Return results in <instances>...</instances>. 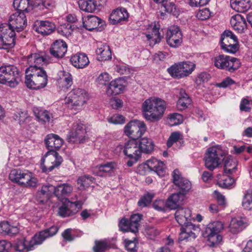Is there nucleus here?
Masks as SVG:
<instances>
[{"mask_svg": "<svg viewBox=\"0 0 252 252\" xmlns=\"http://www.w3.org/2000/svg\"><path fill=\"white\" fill-rule=\"evenodd\" d=\"M125 246L126 249L128 252H136L137 251L138 247L137 246V242H136L135 238H134L133 240L125 239Z\"/></svg>", "mask_w": 252, "mask_h": 252, "instance_id": "nucleus-56", "label": "nucleus"}, {"mask_svg": "<svg viewBox=\"0 0 252 252\" xmlns=\"http://www.w3.org/2000/svg\"><path fill=\"white\" fill-rule=\"evenodd\" d=\"M94 181L95 179L93 177L89 175H85L78 179L77 183L83 188H86L90 186L92 183H94Z\"/></svg>", "mask_w": 252, "mask_h": 252, "instance_id": "nucleus-49", "label": "nucleus"}, {"mask_svg": "<svg viewBox=\"0 0 252 252\" xmlns=\"http://www.w3.org/2000/svg\"><path fill=\"white\" fill-rule=\"evenodd\" d=\"M52 187L49 185H44L40 190L37 191L35 198L39 203H44L48 201L51 192L49 188Z\"/></svg>", "mask_w": 252, "mask_h": 252, "instance_id": "nucleus-39", "label": "nucleus"}, {"mask_svg": "<svg viewBox=\"0 0 252 252\" xmlns=\"http://www.w3.org/2000/svg\"><path fill=\"white\" fill-rule=\"evenodd\" d=\"M59 88L64 92H66L73 84L72 75L66 71L60 72V78L58 80Z\"/></svg>", "mask_w": 252, "mask_h": 252, "instance_id": "nucleus-29", "label": "nucleus"}, {"mask_svg": "<svg viewBox=\"0 0 252 252\" xmlns=\"http://www.w3.org/2000/svg\"><path fill=\"white\" fill-rule=\"evenodd\" d=\"M182 33L178 26L170 27L166 32V40L168 45L173 48L178 47L182 42Z\"/></svg>", "mask_w": 252, "mask_h": 252, "instance_id": "nucleus-17", "label": "nucleus"}, {"mask_svg": "<svg viewBox=\"0 0 252 252\" xmlns=\"http://www.w3.org/2000/svg\"><path fill=\"white\" fill-rule=\"evenodd\" d=\"M73 190L71 185L67 183L60 184L54 187V194L61 201H66Z\"/></svg>", "mask_w": 252, "mask_h": 252, "instance_id": "nucleus-23", "label": "nucleus"}, {"mask_svg": "<svg viewBox=\"0 0 252 252\" xmlns=\"http://www.w3.org/2000/svg\"><path fill=\"white\" fill-rule=\"evenodd\" d=\"M242 206L245 209L247 210H251L252 209V197L249 191H247L245 194L242 201Z\"/></svg>", "mask_w": 252, "mask_h": 252, "instance_id": "nucleus-57", "label": "nucleus"}, {"mask_svg": "<svg viewBox=\"0 0 252 252\" xmlns=\"http://www.w3.org/2000/svg\"><path fill=\"white\" fill-rule=\"evenodd\" d=\"M184 197V193L181 192L172 194L167 198L165 202L166 207L170 209H177Z\"/></svg>", "mask_w": 252, "mask_h": 252, "instance_id": "nucleus-32", "label": "nucleus"}, {"mask_svg": "<svg viewBox=\"0 0 252 252\" xmlns=\"http://www.w3.org/2000/svg\"><path fill=\"white\" fill-rule=\"evenodd\" d=\"M67 137L69 142L79 144L84 143L87 139L85 126L79 122L74 123Z\"/></svg>", "mask_w": 252, "mask_h": 252, "instance_id": "nucleus-14", "label": "nucleus"}, {"mask_svg": "<svg viewBox=\"0 0 252 252\" xmlns=\"http://www.w3.org/2000/svg\"><path fill=\"white\" fill-rule=\"evenodd\" d=\"M8 26L19 32L23 31L27 25V19L23 12H15L12 14L9 19Z\"/></svg>", "mask_w": 252, "mask_h": 252, "instance_id": "nucleus-19", "label": "nucleus"}, {"mask_svg": "<svg viewBox=\"0 0 252 252\" xmlns=\"http://www.w3.org/2000/svg\"><path fill=\"white\" fill-rule=\"evenodd\" d=\"M232 9L239 12L247 11L251 7L250 0H230Z\"/></svg>", "mask_w": 252, "mask_h": 252, "instance_id": "nucleus-34", "label": "nucleus"}, {"mask_svg": "<svg viewBox=\"0 0 252 252\" xmlns=\"http://www.w3.org/2000/svg\"><path fill=\"white\" fill-rule=\"evenodd\" d=\"M65 99V103L71 109H77L86 102L87 94L84 89L76 88L73 89Z\"/></svg>", "mask_w": 252, "mask_h": 252, "instance_id": "nucleus-12", "label": "nucleus"}, {"mask_svg": "<svg viewBox=\"0 0 252 252\" xmlns=\"http://www.w3.org/2000/svg\"><path fill=\"white\" fill-rule=\"evenodd\" d=\"M230 24L234 30L239 33L244 32L247 28L246 19L239 14L232 17L230 20Z\"/></svg>", "mask_w": 252, "mask_h": 252, "instance_id": "nucleus-31", "label": "nucleus"}, {"mask_svg": "<svg viewBox=\"0 0 252 252\" xmlns=\"http://www.w3.org/2000/svg\"><path fill=\"white\" fill-rule=\"evenodd\" d=\"M58 33L66 37H69L72 34L73 30L71 25L69 23L61 25L58 28Z\"/></svg>", "mask_w": 252, "mask_h": 252, "instance_id": "nucleus-50", "label": "nucleus"}, {"mask_svg": "<svg viewBox=\"0 0 252 252\" xmlns=\"http://www.w3.org/2000/svg\"><path fill=\"white\" fill-rule=\"evenodd\" d=\"M141 153H150L154 149L155 145L153 140L147 137L138 140Z\"/></svg>", "mask_w": 252, "mask_h": 252, "instance_id": "nucleus-37", "label": "nucleus"}, {"mask_svg": "<svg viewBox=\"0 0 252 252\" xmlns=\"http://www.w3.org/2000/svg\"><path fill=\"white\" fill-rule=\"evenodd\" d=\"M82 19L83 27L89 31H93L98 27L101 28L104 24V21L94 15H89Z\"/></svg>", "mask_w": 252, "mask_h": 252, "instance_id": "nucleus-25", "label": "nucleus"}, {"mask_svg": "<svg viewBox=\"0 0 252 252\" xmlns=\"http://www.w3.org/2000/svg\"><path fill=\"white\" fill-rule=\"evenodd\" d=\"M181 226V232L178 237L180 242L191 241L196 238V232L199 231V229L198 226L192 224L190 221Z\"/></svg>", "mask_w": 252, "mask_h": 252, "instance_id": "nucleus-16", "label": "nucleus"}, {"mask_svg": "<svg viewBox=\"0 0 252 252\" xmlns=\"http://www.w3.org/2000/svg\"><path fill=\"white\" fill-rule=\"evenodd\" d=\"M67 50V45L63 40H55L51 45L50 53L54 57L59 59L63 58Z\"/></svg>", "mask_w": 252, "mask_h": 252, "instance_id": "nucleus-22", "label": "nucleus"}, {"mask_svg": "<svg viewBox=\"0 0 252 252\" xmlns=\"http://www.w3.org/2000/svg\"><path fill=\"white\" fill-rule=\"evenodd\" d=\"M25 84L28 88L39 90L46 87L48 83L46 72L41 67L30 66L25 71Z\"/></svg>", "mask_w": 252, "mask_h": 252, "instance_id": "nucleus-4", "label": "nucleus"}, {"mask_svg": "<svg viewBox=\"0 0 252 252\" xmlns=\"http://www.w3.org/2000/svg\"><path fill=\"white\" fill-rule=\"evenodd\" d=\"M195 65L190 62H183L175 63L167 69L169 74L173 78L180 79L187 77L194 70Z\"/></svg>", "mask_w": 252, "mask_h": 252, "instance_id": "nucleus-9", "label": "nucleus"}, {"mask_svg": "<svg viewBox=\"0 0 252 252\" xmlns=\"http://www.w3.org/2000/svg\"><path fill=\"white\" fill-rule=\"evenodd\" d=\"M172 178L174 184L179 188L181 190L180 192L184 193V195L191 189V183L181 176L178 169H176L173 171Z\"/></svg>", "mask_w": 252, "mask_h": 252, "instance_id": "nucleus-20", "label": "nucleus"}, {"mask_svg": "<svg viewBox=\"0 0 252 252\" xmlns=\"http://www.w3.org/2000/svg\"><path fill=\"white\" fill-rule=\"evenodd\" d=\"M31 0H14L13 5L17 12L28 13L32 10Z\"/></svg>", "mask_w": 252, "mask_h": 252, "instance_id": "nucleus-36", "label": "nucleus"}, {"mask_svg": "<svg viewBox=\"0 0 252 252\" xmlns=\"http://www.w3.org/2000/svg\"><path fill=\"white\" fill-rule=\"evenodd\" d=\"M142 217V215L136 214L131 215L128 220L125 218H123L119 222L120 229L124 232L130 231L134 233L138 232Z\"/></svg>", "mask_w": 252, "mask_h": 252, "instance_id": "nucleus-15", "label": "nucleus"}, {"mask_svg": "<svg viewBox=\"0 0 252 252\" xmlns=\"http://www.w3.org/2000/svg\"><path fill=\"white\" fill-rule=\"evenodd\" d=\"M162 3L167 12L172 14L173 15H176L178 14L176 7L173 1H170L166 0L162 2Z\"/></svg>", "mask_w": 252, "mask_h": 252, "instance_id": "nucleus-53", "label": "nucleus"}, {"mask_svg": "<svg viewBox=\"0 0 252 252\" xmlns=\"http://www.w3.org/2000/svg\"><path fill=\"white\" fill-rule=\"evenodd\" d=\"M34 112L38 121L44 123L49 122L52 117V114L46 110H38L37 112L35 111Z\"/></svg>", "mask_w": 252, "mask_h": 252, "instance_id": "nucleus-47", "label": "nucleus"}, {"mask_svg": "<svg viewBox=\"0 0 252 252\" xmlns=\"http://www.w3.org/2000/svg\"><path fill=\"white\" fill-rule=\"evenodd\" d=\"M18 232L17 227L10 225L7 221L0 223V233L1 234L12 236L17 234Z\"/></svg>", "mask_w": 252, "mask_h": 252, "instance_id": "nucleus-43", "label": "nucleus"}, {"mask_svg": "<svg viewBox=\"0 0 252 252\" xmlns=\"http://www.w3.org/2000/svg\"><path fill=\"white\" fill-rule=\"evenodd\" d=\"M15 32L8 24L0 26V49L8 50L15 45Z\"/></svg>", "mask_w": 252, "mask_h": 252, "instance_id": "nucleus-10", "label": "nucleus"}, {"mask_svg": "<svg viewBox=\"0 0 252 252\" xmlns=\"http://www.w3.org/2000/svg\"><path fill=\"white\" fill-rule=\"evenodd\" d=\"M221 49L224 52L235 54L239 49L238 41L236 35L230 31H225L220 38Z\"/></svg>", "mask_w": 252, "mask_h": 252, "instance_id": "nucleus-11", "label": "nucleus"}, {"mask_svg": "<svg viewBox=\"0 0 252 252\" xmlns=\"http://www.w3.org/2000/svg\"><path fill=\"white\" fill-rule=\"evenodd\" d=\"M246 227V224L241 218H233L230 222L229 229L231 233L236 234L241 231Z\"/></svg>", "mask_w": 252, "mask_h": 252, "instance_id": "nucleus-38", "label": "nucleus"}, {"mask_svg": "<svg viewBox=\"0 0 252 252\" xmlns=\"http://www.w3.org/2000/svg\"><path fill=\"white\" fill-rule=\"evenodd\" d=\"M217 184L223 189H230L233 187L234 179L225 174L217 175Z\"/></svg>", "mask_w": 252, "mask_h": 252, "instance_id": "nucleus-35", "label": "nucleus"}, {"mask_svg": "<svg viewBox=\"0 0 252 252\" xmlns=\"http://www.w3.org/2000/svg\"><path fill=\"white\" fill-rule=\"evenodd\" d=\"M78 5L80 9L90 13L94 12L97 7L95 0H79Z\"/></svg>", "mask_w": 252, "mask_h": 252, "instance_id": "nucleus-40", "label": "nucleus"}, {"mask_svg": "<svg viewBox=\"0 0 252 252\" xmlns=\"http://www.w3.org/2000/svg\"><path fill=\"white\" fill-rule=\"evenodd\" d=\"M110 80V77L109 74L106 72H103L101 73L98 76L96 82L99 87H102L108 84L109 85Z\"/></svg>", "mask_w": 252, "mask_h": 252, "instance_id": "nucleus-54", "label": "nucleus"}, {"mask_svg": "<svg viewBox=\"0 0 252 252\" xmlns=\"http://www.w3.org/2000/svg\"><path fill=\"white\" fill-rule=\"evenodd\" d=\"M128 17V14L125 8H118L114 10L109 16V20L113 25L125 21Z\"/></svg>", "mask_w": 252, "mask_h": 252, "instance_id": "nucleus-28", "label": "nucleus"}, {"mask_svg": "<svg viewBox=\"0 0 252 252\" xmlns=\"http://www.w3.org/2000/svg\"><path fill=\"white\" fill-rule=\"evenodd\" d=\"M229 56L220 55L214 58V65L219 69H226L227 62Z\"/></svg>", "mask_w": 252, "mask_h": 252, "instance_id": "nucleus-46", "label": "nucleus"}, {"mask_svg": "<svg viewBox=\"0 0 252 252\" xmlns=\"http://www.w3.org/2000/svg\"><path fill=\"white\" fill-rule=\"evenodd\" d=\"M137 172L142 175H145L151 171L149 160L146 161V163L139 165L137 167Z\"/></svg>", "mask_w": 252, "mask_h": 252, "instance_id": "nucleus-61", "label": "nucleus"}, {"mask_svg": "<svg viewBox=\"0 0 252 252\" xmlns=\"http://www.w3.org/2000/svg\"><path fill=\"white\" fill-rule=\"evenodd\" d=\"M58 230L57 226H52L36 233L27 244L25 239L18 240L12 245V248L15 252H24L25 250L32 251L34 246L41 244L45 240L55 235Z\"/></svg>", "mask_w": 252, "mask_h": 252, "instance_id": "nucleus-2", "label": "nucleus"}, {"mask_svg": "<svg viewBox=\"0 0 252 252\" xmlns=\"http://www.w3.org/2000/svg\"><path fill=\"white\" fill-rule=\"evenodd\" d=\"M117 166V163L114 161L107 162L97 166L94 173L98 176H110L114 173Z\"/></svg>", "mask_w": 252, "mask_h": 252, "instance_id": "nucleus-24", "label": "nucleus"}, {"mask_svg": "<svg viewBox=\"0 0 252 252\" xmlns=\"http://www.w3.org/2000/svg\"><path fill=\"white\" fill-rule=\"evenodd\" d=\"M154 197V193L148 192L140 199L138 202V205L141 207L147 206L151 203Z\"/></svg>", "mask_w": 252, "mask_h": 252, "instance_id": "nucleus-52", "label": "nucleus"}, {"mask_svg": "<svg viewBox=\"0 0 252 252\" xmlns=\"http://www.w3.org/2000/svg\"><path fill=\"white\" fill-rule=\"evenodd\" d=\"M223 223L220 221L211 222L207 225L204 235L207 238L210 246L215 247L221 241L222 237L219 233L223 229Z\"/></svg>", "mask_w": 252, "mask_h": 252, "instance_id": "nucleus-8", "label": "nucleus"}, {"mask_svg": "<svg viewBox=\"0 0 252 252\" xmlns=\"http://www.w3.org/2000/svg\"><path fill=\"white\" fill-rule=\"evenodd\" d=\"M225 157V153L219 146L210 147L205 153V166L210 171H213L221 164Z\"/></svg>", "mask_w": 252, "mask_h": 252, "instance_id": "nucleus-7", "label": "nucleus"}, {"mask_svg": "<svg viewBox=\"0 0 252 252\" xmlns=\"http://www.w3.org/2000/svg\"><path fill=\"white\" fill-rule=\"evenodd\" d=\"M181 135V133L179 132H172L167 140L166 144L167 147H171L174 143L179 140Z\"/></svg>", "mask_w": 252, "mask_h": 252, "instance_id": "nucleus-60", "label": "nucleus"}, {"mask_svg": "<svg viewBox=\"0 0 252 252\" xmlns=\"http://www.w3.org/2000/svg\"><path fill=\"white\" fill-rule=\"evenodd\" d=\"M12 247L11 242L6 240L0 241V252H9Z\"/></svg>", "mask_w": 252, "mask_h": 252, "instance_id": "nucleus-63", "label": "nucleus"}, {"mask_svg": "<svg viewBox=\"0 0 252 252\" xmlns=\"http://www.w3.org/2000/svg\"><path fill=\"white\" fill-rule=\"evenodd\" d=\"M166 107L165 101L160 98L147 99L142 104L144 117L150 122H157L162 118Z\"/></svg>", "mask_w": 252, "mask_h": 252, "instance_id": "nucleus-3", "label": "nucleus"}, {"mask_svg": "<svg viewBox=\"0 0 252 252\" xmlns=\"http://www.w3.org/2000/svg\"><path fill=\"white\" fill-rule=\"evenodd\" d=\"M146 126L143 122L134 120L129 122L125 127V133L131 139H137L146 131Z\"/></svg>", "mask_w": 252, "mask_h": 252, "instance_id": "nucleus-13", "label": "nucleus"}, {"mask_svg": "<svg viewBox=\"0 0 252 252\" xmlns=\"http://www.w3.org/2000/svg\"><path fill=\"white\" fill-rule=\"evenodd\" d=\"M70 61L73 66L78 69L86 67L90 63L87 55L83 53H78L72 55L70 59Z\"/></svg>", "mask_w": 252, "mask_h": 252, "instance_id": "nucleus-26", "label": "nucleus"}, {"mask_svg": "<svg viewBox=\"0 0 252 252\" xmlns=\"http://www.w3.org/2000/svg\"><path fill=\"white\" fill-rule=\"evenodd\" d=\"M107 244L104 241L95 242L93 250L94 252H103L106 249Z\"/></svg>", "mask_w": 252, "mask_h": 252, "instance_id": "nucleus-64", "label": "nucleus"}, {"mask_svg": "<svg viewBox=\"0 0 252 252\" xmlns=\"http://www.w3.org/2000/svg\"><path fill=\"white\" fill-rule=\"evenodd\" d=\"M191 99L186 94L185 90L181 89L180 92V97L177 102V106L178 109L184 110L188 107L191 103Z\"/></svg>", "mask_w": 252, "mask_h": 252, "instance_id": "nucleus-42", "label": "nucleus"}, {"mask_svg": "<svg viewBox=\"0 0 252 252\" xmlns=\"http://www.w3.org/2000/svg\"><path fill=\"white\" fill-rule=\"evenodd\" d=\"M147 39L150 41H153V44L158 43L161 38L159 32V28L155 26L153 29L151 33L146 34Z\"/></svg>", "mask_w": 252, "mask_h": 252, "instance_id": "nucleus-48", "label": "nucleus"}, {"mask_svg": "<svg viewBox=\"0 0 252 252\" xmlns=\"http://www.w3.org/2000/svg\"><path fill=\"white\" fill-rule=\"evenodd\" d=\"M191 215V211L188 208H178L175 213L176 220L180 225L190 221Z\"/></svg>", "mask_w": 252, "mask_h": 252, "instance_id": "nucleus-30", "label": "nucleus"}, {"mask_svg": "<svg viewBox=\"0 0 252 252\" xmlns=\"http://www.w3.org/2000/svg\"><path fill=\"white\" fill-rule=\"evenodd\" d=\"M77 212L76 209L74 211H71L69 208L68 206L65 204H63L59 208L58 211V214L62 217H70L75 214Z\"/></svg>", "mask_w": 252, "mask_h": 252, "instance_id": "nucleus-51", "label": "nucleus"}, {"mask_svg": "<svg viewBox=\"0 0 252 252\" xmlns=\"http://www.w3.org/2000/svg\"><path fill=\"white\" fill-rule=\"evenodd\" d=\"M241 63L237 58L229 56L227 62V67L226 70L230 72H234L241 66Z\"/></svg>", "mask_w": 252, "mask_h": 252, "instance_id": "nucleus-45", "label": "nucleus"}, {"mask_svg": "<svg viewBox=\"0 0 252 252\" xmlns=\"http://www.w3.org/2000/svg\"><path fill=\"white\" fill-rule=\"evenodd\" d=\"M251 104H252V100H249L247 98H243L240 105V110L245 112H250L251 110V107L249 105Z\"/></svg>", "mask_w": 252, "mask_h": 252, "instance_id": "nucleus-62", "label": "nucleus"}, {"mask_svg": "<svg viewBox=\"0 0 252 252\" xmlns=\"http://www.w3.org/2000/svg\"><path fill=\"white\" fill-rule=\"evenodd\" d=\"M63 142V140L57 134L50 133L46 136L44 143L48 151L43 156L41 161L44 162L47 158L54 161L51 162L52 165L48 168L45 166H42V169L43 172L49 173L52 171L55 168L59 167L63 162V159L57 151L61 148Z\"/></svg>", "mask_w": 252, "mask_h": 252, "instance_id": "nucleus-1", "label": "nucleus"}, {"mask_svg": "<svg viewBox=\"0 0 252 252\" xmlns=\"http://www.w3.org/2000/svg\"><path fill=\"white\" fill-rule=\"evenodd\" d=\"M55 29V25L49 21L37 20L33 26V29L37 33L43 35L51 34Z\"/></svg>", "mask_w": 252, "mask_h": 252, "instance_id": "nucleus-21", "label": "nucleus"}, {"mask_svg": "<svg viewBox=\"0 0 252 252\" xmlns=\"http://www.w3.org/2000/svg\"><path fill=\"white\" fill-rule=\"evenodd\" d=\"M28 62L30 66H35L36 68H39L38 65L42 63H47L49 61L46 57H44L43 53H34L28 56Z\"/></svg>", "mask_w": 252, "mask_h": 252, "instance_id": "nucleus-33", "label": "nucleus"}, {"mask_svg": "<svg viewBox=\"0 0 252 252\" xmlns=\"http://www.w3.org/2000/svg\"><path fill=\"white\" fill-rule=\"evenodd\" d=\"M9 179L13 183L26 188L35 189L38 184L37 179L31 172L20 168L12 170Z\"/></svg>", "mask_w": 252, "mask_h": 252, "instance_id": "nucleus-5", "label": "nucleus"}, {"mask_svg": "<svg viewBox=\"0 0 252 252\" xmlns=\"http://www.w3.org/2000/svg\"><path fill=\"white\" fill-rule=\"evenodd\" d=\"M168 118L172 125L180 124L182 121V116L178 113H173L168 115Z\"/></svg>", "mask_w": 252, "mask_h": 252, "instance_id": "nucleus-59", "label": "nucleus"}, {"mask_svg": "<svg viewBox=\"0 0 252 252\" xmlns=\"http://www.w3.org/2000/svg\"><path fill=\"white\" fill-rule=\"evenodd\" d=\"M22 74L18 67L9 64L0 67V83L15 87L21 81Z\"/></svg>", "mask_w": 252, "mask_h": 252, "instance_id": "nucleus-6", "label": "nucleus"}, {"mask_svg": "<svg viewBox=\"0 0 252 252\" xmlns=\"http://www.w3.org/2000/svg\"><path fill=\"white\" fill-rule=\"evenodd\" d=\"M237 161L231 158H227L224 160L223 170L225 173L232 174L237 169Z\"/></svg>", "mask_w": 252, "mask_h": 252, "instance_id": "nucleus-44", "label": "nucleus"}, {"mask_svg": "<svg viewBox=\"0 0 252 252\" xmlns=\"http://www.w3.org/2000/svg\"><path fill=\"white\" fill-rule=\"evenodd\" d=\"M97 59L99 61H104L111 59V51L109 46L106 44L103 45L96 50Z\"/></svg>", "mask_w": 252, "mask_h": 252, "instance_id": "nucleus-41", "label": "nucleus"}, {"mask_svg": "<svg viewBox=\"0 0 252 252\" xmlns=\"http://www.w3.org/2000/svg\"><path fill=\"white\" fill-rule=\"evenodd\" d=\"M108 121L109 123L115 125L122 124L125 123V119L122 115L116 114L108 118Z\"/></svg>", "mask_w": 252, "mask_h": 252, "instance_id": "nucleus-58", "label": "nucleus"}, {"mask_svg": "<svg viewBox=\"0 0 252 252\" xmlns=\"http://www.w3.org/2000/svg\"><path fill=\"white\" fill-rule=\"evenodd\" d=\"M123 152L129 158L136 162L141 155L138 140L131 139L126 143Z\"/></svg>", "mask_w": 252, "mask_h": 252, "instance_id": "nucleus-18", "label": "nucleus"}, {"mask_svg": "<svg viewBox=\"0 0 252 252\" xmlns=\"http://www.w3.org/2000/svg\"><path fill=\"white\" fill-rule=\"evenodd\" d=\"M16 120L19 121L20 125H25L31 121V118L30 117L26 112H21L15 115Z\"/></svg>", "mask_w": 252, "mask_h": 252, "instance_id": "nucleus-55", "label": "nucleus"}, {"mask_svg": "<svg viewBox=\"0 0 252 252\" xmlns=\"http://www.w3.org/2000/svg\"><path fill=\"white\" fill-rule=\"evenodd\" d=\"M125 81L119 78L112 81L106 90L108 95H117L123 91L125 89Z\"/></svg>", "mask_w": 252, "mask_h": 252, "instance_id": "nucleus-27", "label": "nucleus"}]
</instances>
